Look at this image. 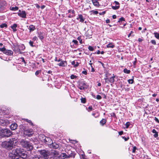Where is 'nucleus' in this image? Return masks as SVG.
Listing matches in <instances>:
<instances>
[{
    "label": "nucleus",
    "mask_w": 159,
    "mask_h": 159,
    "mask_svg": "<svg viewBox=\"0 0 159 159\" xmlns=\"http://www.w3.org/2000/svg\"><path fill=\"white\" fill-rule=\"evenodd\" d=\"M23 151V150L20 148H18L15 150H13V152L16 153L20 157V155Z\"/></svg>",
    "instance_id": "9d476101"
},
{
    "label": "nucleus",
    "mask_w": 159,
    "mask_h": 159,
    "mask_svg": "<svg viewBox=\"0 0 159 159\" xmlns=\"http://www.w3.org/2000/svg\"><path fill=\"white\" fill-rule=\"evenodd\" d=\"M88 48L89 51H93L94 50L93 48L90 46H89Z\"/></svg>",
    "instance_id": "79ce46f5"
},
{
    "label": "nucleus",
    "mask_w": 159,
    "mask_h": 159,
    "mask_svg": "<svg viewBox=\"0 0 159 159\" xmlns=\"http://www.w3.org/2000/svg\"><path fill=\"white\" fill-rule=\"evenodd\" d=\"M124 72L125 73H127V74H129L130 73V70H127V69L126 68H125L124 70Z\"/></svg>",
    "instance_id": "72a5a7b5"
},
{
    "label": "nucleus",
    "mask_w": 159,
    "mask_h": 159,
    "mask_svg": "<svg viewBox=\"0 0 159 159\" xmlns=\"http://www.w3.org/2000/svg\"><path fill=\"white\" fill-rule=\"evenodd\" d=\"M38 37L40 39L42 40L44 39V35L43 34L41 33V32H39L38 33Z\"/></svg>",
    "instance_id": "4be33fe9"
},
{
    "label": "nucleus",
    "mask_w": 159,
    "mask_h": 159,
    "mask_svg": "<svg viewBox=\"0 0 159 159\" xmlns=\"http://www.w3.org/2000/svg\"><path fill=\"white\" fill-rule=\"evenodd\" d=\"M25 134L29 137H31L33 134L34 132L32 129H27L25 130Z\"/></svg>",
    "instance_id": "9b49d317"
},
{
    "label": "nucleus",
    "mask_w": 159,
    "mask_h": 159,
    "mask_svg": "<svg viewBox=\"0 0 159 159\" xmlns=\"http://www.w3.org/2000/svg\"><path fill=\"white\" fill-rule=\"evenodd\" d=\"M77 77V76L74 75H72L70 76V78L71 79H74L75 78H76Z\"/></svg>",
    "instance_id": "49530a36"
},
{
    "label": "nucleus",
    "mask_w": 159,
    "mask_h": 159,
    "mask_svg": "<svg viewBox=\"0 0 159 159\" xmlns=\"http://www.w3.org/2000/svg\"><path fill=\"white\" fill-rule=\"evenodd\" d=\"M20 58L22 60V62H24V63L25 64L26 63L25 61L24 60V58L23 57H21Z\"/></svg>",
    "instance_id": "bf43d9fd"
},
{
    "label": "nucleus",
    "mask_w": 159,
    "mask_h": 159,
    "mask_svg": "<svg viewBox=\"0 0 159 159\" xmlns=\"http://www.w3.org/2000/svg\"><path fill=\"white\" fill-rule=\"evenodd\" d=\"M107 120L104 119H102L100 122V124L102 125L103 126L106 123Z\"/></svg>",
    "instance_id": "b1692460"
},
{
    "label": "nucleus",
    "mask_w": 159,
    "mask_h": 159,
    "mask_svg": "<svg viewBox=\"0 0 159 159\" xmlns=\"http://www.w3.org/2000/svg\"><path fill=\"white\" fill-rule=\"evenodd\" d=\"M40 72H41L40 70L36 71L35 73V75H39V74L40 73Z\"/></svg>",
    "instance_id": "603ef678"
},
{
    "label": "nucleus",
    "mask_w": 159,
    "mask_h": 159,
    "mask_svg": "<svg viewBox=\"0 0 159 159\" xmlns=\"http://www.w3.org/2000/svg\"><path fill=\"white\" fill-rule=\"evenodd\" d=\"M154 120L156 122H157L158 123H159V120L156 117H155Z\"/></svg>",
    "instance_id": "13d9d810"
},
{
    "label": "nucleus",
    "mask_w": 159,
    "mask_h": 159,
    "mask_svg": "<svg viewBox=\"0 0 159 159\" xmlns=\"http://www.w3.org/2000/svg\"><path fill=\"white\" fill-rule=\"evenodd\" d=\"M93 4L95 6H99V3L98 2L97 0H92Z\"/></svg>",
    "instance_id": "a878e982"
},
{
    "label": "nucleus",
    "mask_w": 159,
    "mask_h": 159,
    "mask_svg": "<svg viewBox=\"0 0 159 159\" xmlns=\"http://www.w3.org/2000/svg\"><path fill=\"white\" fill-rule=\"evenodd\" d=\"M68 12L70 14L68 16V17L71 18L75 16V11L73 10H69L68 11Z\"/></svg>",
    "instance_id": "4468645a"
},
{
    "label": "nucleus",
    "mask_w": 159,
    "mask_h": 159,
    "mask_svg": "<svg viewBox=\"0 0 159 159\" xmlns=\"http://www.w3.org/2000/svg\"><path fill=\"white\" fill-rule=\"evenodd\" d=\"M67 62L66 61H62L58 64V65L60 66L65 67L67 65Z\"/></svg>",
    "instance_id": "a211bd4d"
},
{
    "label": "nucleus",
    "mask_w": 159,
    "mask_h": 159,
    "mask_svg": "<svg viewBox=\"0 0 159 159\" xmlns=\"http://www.w3.org/2000/svg\"><path fill=\"white\" fill-rule=\"evenodd\" d=\"M17 125L16 123H12L10 126V128L12 130H15L17 129Z\"/></svg>",
    "instance_id": "f3484780"
},
{
    "label": "nucleus",
    "mask_w": 159,
    "mask_h": 159,
    "mask_svg": "<svg viewBox=\"0 0 159 159\" xmlns=\"http://www.w3.org/2000/svg\"><path fill=\"white\" fill-rule=\"evenodd\" d=\"M154 34L156 38L159 39V33L157 32H154Z\"/></svg>",
    "instance_id": "c9c22d12"
},
{
    "label": "nucleus",
    "mask_w": 159,
    "mask_h": 159,
    "mask_svg": "<svg viewBox=\"0 0 159 159\" xmlns=\"http://www.w3.org/2000/svg\"><path fill=\"white\" fill-rule=\"evenodd\" d=\"M18 9V7H17L16 6L14 7H10V10L11 11H16Z\"/></svg>",
    "instance_id": "c85d7f7f"
},
{
    "label": "nucleus",
    "mask_w": 159,
    "mask_h": 159,
    "mask_svg": "<svg viewBox=\"0 0 159 159\" xmlns=\"http://www.w3.org/2000/svg\"><path fill=\"white\" fill-rule=\"evenodd\" d=\"M13 50L14 52H15L16 53L19 52L20 50L19 45H18L16 44H14L13 47Z\"/></svg>",
    "instance_id": "ddd939ff"
},
{
    "label": "nucleus",
    "mask_w": 159,
    "mask_h": 159,
    "mask_svg": "<svg viewBox=\"0 0 159 159\" xmlns=\"http://www.w3.org/2000/svg\"><path fill=\"white\" fill-rule=\"evenodd\" d=\"M7 4L4 0H0V12L3 13L7 11Z\"/></svg>",
    "instance_id": "423d86ee"
},
{
    "label": "nucleus",
    "mask_w": 159,
    "mask_h": 159,
    "mask_svg": "<svg viewBox=\"0 0 159 159\" xmlns=\"http://www.w3.org/2000/svg\"><path fill=\"white\" fill-rule=\"evenodd\" d=\"M122 138L123 139H124L125 140V141H127L129 139V137H128V138H125V137H122Z\"/></svg>",
    "instance_id": "5fc2aeb1"
},
{
    "label": "nucleus",
    "mask_w": 159,
    "mask_h": 159,
    "mask_svg": "<svg viewBox=\"0 0 159 159\" xmlns=\"http://www.w3.org/2000/svg\"><path fill=\"white\" fill-rule=\"evenodd\" d=\"M18 15L19 16L23 18H26V14L25 11H21L19 10L18 13Z\"/></svg>",
    "instance_id": "1a4fd4ad"
},
{
    "label": "nucleus",
    "mask_w": 159,
    "mask_h": 159,
    "mask_svg": "<svg viewBox=\"0 0 159 159\" xmlns=\"http://www.w3.org/2000/svg\"><path fill=\"white\" fill-rule=\"evenodd\" d=\"M75 63H76V62H75V61H74L72 62L71 64L72 65H74V66H75Z\"/></svg>",
    "instance_id": "680f3d73"
},
{
    "label": "nucleus",
    "mask_w": 159,
    "mask_h": 159,
    "mask_svg": "<svg viewBox=\"0 0 159 159\" xmlns=\"http://www.w3.org/2000/svg\"><path fill=\"white\" fill-rule=\"evenodd\" d=\"M114 3L116 5H116H117V6L120 5L119 3L117 1H114Z\"/></svg>",
    "instance_id": "4d7b16f0"
},
{
    "label": "nucleus",
    "mask_w": 159,
    "mask_h": 159,
    "mask_svg": "<svg viewBox=\"0 0 159 159\" xmlns=\"http://www.w3.org/2000/svg\"><path fill=\"white\" fill-rule=\"evenodd\" d=\"M126 128H127L129 127V125H130V123L129 122H127L125 124Z\"/></svg>",
    "instance_id": "de8ad7c7"
},
{
    "label": "nucleus",
    "mask_w": 159,
    "mask_h": 159,
    "mask_svg": "<svg viewBox=\"0 0 159 159\" xmlns=\"http://www.w3.org/2000/svg\"><path fill=\"white\" fill-rule=\"evenodd\" d=\"M50 153L51 155L52 156L53 158L55 159H57V158H58L59 159H64L67 157V155L66 153H62L59 155V152L56 151L50 152Z\"/></svg>",
    "instance_id": "f03ea898"
},
{
    "label": "nucleus",
    "mask_w": 159,
    "mask_h": 159,
    "mask_svg": "<svg viewBox=\"0 0 159 159\" xmlns=\"http://www.w3.org/2000/svg\"><path fill=\"white\" fill-rule=\"evenodd\" d=\"M115 77V76L114 74L113 75V76L109 78H108V79H107L108 80L109 82L111 83V86H113L112 84L114 83L115 81L114 78Z\"/></svg>",
    "instance_id": "2eb2a0df"
},
{
    "label": "nucleus",
    "mask_w": 159,
    "mask_h": 159,
    "mask_svg": "<svg viewBox=\"0 0 159 159\" xmlns=\"http://www.w3.org/2000/svg\"><path fill=\"white\" fill-rule=\"evenodd\" d=\"M151 42L153 45L156 44V41L155 40H152L151 41Z\"/></svg>",
    "instance_id": "09e8293b"
},
{
    "label": "nucleus",
    "mask_w": 159,
    "mask_h": 159,
    "mask_svg": "<svg viewBox=\"0 0 159 159\" xmlns=\"http://www.w3.org/2000/svg\"><path fill=\"white\" fill-rule=\"evenodd\" d=\"M4 54L9 56H11L13 55V52L11 50H6Z\"/></svg>",
    "instance_id": "aec40b11"
},
{
    "label": "nucleus",
    "mask_w": 159,
    "mask_h": 159,
    "mask_svg": "<svg viewBox=\"0 0 159 159\" xmlns=\"http://www.w3.org/2000/svg\"><path fill=\"white\" fill-rule=\"evenodd\" d=\"M51 146L53 148L55 149L58 148L59 146V145L55 142L52 143L51 144Z\"/></svg>",
    "instance_id": "6ab92c4d"
},
{
    "label": "nucleus",
    "mask_w": 159,
    "mask_h": 159,
    "mask_svg": "<svg viewBox=\"0 0 159 159\" xmlns=\"http://www.w3.org/2000/svg\"><path fill=\"white\" fill-rule=\"evenodd\" d=\"M28 159H39V158L35 152L30 151V153H28Z\"/></svg>",
    "instance_id": "0eeeda50"
},
{
    "label": "nucleus",
    "mask_w": 159,
    "mask_h": 159,
    "mask_svg": "<svg viewBox=\"0 0 159 159\" xmlns=\"http://www.w3.org/2000/svg\"><path fill=\"white\" fill-rule=\"evenodd\" d=\"M34 41H35V40H38V38H37V37H36V36H35L34 37L33 39H32Z\"/></svg>",
    "instance_id": "e2e57ef3"
},
{
    "label": "nucleus",
    "mask_w": 159,
    "mask_h": 159,
    "mask_svg": "<svg viewBox=\"0 0 159 159\" xmlns=\"http://www.w3.org/2000/svg\"><path fill=\"white\" fill-rule=\"evenodd\" d=\"M88 109L89 110H88L89 111H90L92 110L93 109V107L92 106H90L88 107Z\"/></svg>",
    "instance_id": "864d4df0"
},
{
    "label": "nucleus",
    "mask_w": 159,
    "mask_h": 159,
    "mask_svg": "<svg viewBox=\"0 0 159 159\" xmlns=\"http://www.w3.org/2000/svg\"><path fill=\"white\" fill-rule=\"evenodd\" d=\"M1 146L2 148L7 150H11L13 148V143L11 140L4 141L2 143Z\"/></svg>",
    "instance_id": "7ed1b4c3"
},
{
    "label": "nucleus",
    "mask_w": 159,
    "mask_h": 159,
    "mask_svg": "<svg viewBox=\"0 0 159 159\" xmlns=\"http://www.w3.org/2000/svg\"><path fill=\"white\" fill-rule=\"evenodd\" d=\"M75 155L74 153H71L70 155H69V156H67V157L66 158H69L71 157H73L74 158L75 157Z\"/></svg>",
    "instance_id": "e433bc0d"
},
{
    "label": "nucleus",
    "mask_w": 159,
    "mask_h": 159,
    "mask_svg": "<svg viewBox=\"0 0 159 159\" xmlns=\"http://www.w3.org/2000/svg\"><path fill=\"white\" fill-rule=\"evenodd\" d=\"M77 39L79 41L80 43H82V40L81 39L80 37H78Z\"/></svg>",
    "instance_id": "a18cd8bd"
},
{
    "label": "nucleus",
    "mask_w": 159,
    "mask_h": 159,
    "mask_svg": "<svg viewBox=\"0 0 159 159\" xmlns=\"http://www.w3.org/2000/svg\"><path fill=\"white\" fill-rule=\"evenodd\" d=\"M9 157L13 159H18L20 157L17 154H16V153L13 152V150L12 151V152L9 153Z\"/></svg>",
    "instance_id": "6e6552de"
},
{
    "label": "nucleus",
    "mask_w": 159,
    "mask_h": 159,
    "mask_svg": "<svg viewBox=\"0 0 159 159\" xmlns=\"http://www.w3.org/2000/svg\"><path fill=\"white\" fill-rule=\"evenodd\" d=\"M128 81L130 84H132L134 82L133 79H129L128 80Z\"/></svg>",
    "instance_id": "a19ab883"
},
{
    "label": "nucleus",
    "mask_w": 159,
    "mask_h": 159,
    "mask_svg": "<svg viewBox=\"0 0 159 159\" xmlns=\"http://www.w3.org/2000/svg\"><path fill=\"white\" fill-rule=\"evenodd\" d=\"M20 143L21 145L24 148H25L27 151H31L33 148V147L30 142L26 141L24 139H22L20 141Z\"/></svg>",
    "instance_id": "f257e3e1"
},
{
    "label": "nucleus",
    "mask_w": 159,
    "mask_h": 159,
    "mask_svg": "<svg viewBox=\"0 0 159 159\" xmlns=\"http://www.w3.org/2000/svg\"><path fill=\"white\" fill-rule=\"evenodd\" d=\"M44 140L46 142H48L49 141H50L52 140L49 137H47L45 138Z\"/></svg>",
    "instance_id": "f704fd0d"
},
{
    "label": "nucleus",
    "mask_w": 159,
    "mask_h": 159,
    "mask_svg": "<svg viewBox=\"0 0 159 159\" xmlns=\"http://www.w3.org/2000/svg\"><path fill=\"white\" fill-rule=\"evenodd\" d=\"M106 13V11H104L102 12L101 13H99L100 15H103L104 14Z\"/></svg>",
    "instance_id": "0e129e2a"
},
{
    "label": "nucleus",
    "mask_w": 159,
    "mask_h": 159,
    "mask_svg": "<svg viewBox=\"0 0 159 159\" xmlns=\"http://www.w3.org/2000/svg\"><path fill=\"white\" fill-rule=\"evenodd\" d=\"M107 47L108 48H113L114 47L115 45L112 43H110L107 45Z\"/></svg>",
    "instance_id": "cd10ccee"
},
{
    "label": "nucleus",
    "mask_w": 159,
    "mask_h": 159,
    "mask_svg": "<svg viewBox=\"0 0 159 159\" xmlns=\"http://www.w3.org/2000/svg\"><path fill=\"white\" fill-rule=\"evenodd\" d=\"M154 137H155V138H157L158 137V132H157V133L155 134L154 135Z\"/></svg>",
    "instance_id": "052dcab7"
},
{
    "label": "nucleus",
    "mask_w": 159,
    "mask_h": 159,
    "mask_svg": "<svg viewBox=\"0 0 159 159\" xmlns=\"http://www.w3.org/2000/svg\"><path fill=\"white\" fill-rule=\"evenodd\" d=\"M122 21H125V19L123 17H121L119 18L118 21V23H122Z\"/></svg>",
    "instance_id": "2f4dec72"
},
{
    "label": "nucleus",
    "mask_w": 159,
    "mask_h": 159,
    "mask_svg": "<svg viewBox=\"0 0 159 159\" xmlns=\"http://www.w3.org/2000/svg\"><path fill=\"white\" fill-rule=\"evenodd\" d=\"M29 28L30 32H31L32 31L34 30L35 29V26L33 25H30L29 26Z\"/></svg>",
    "instance_id": "393cba45"
},
{
    "label": "nucleus",
    "mask_w": 159,
    "mask_h": 159,
    "mask_svg": "<svg viewBox=\"0 0 159 159\" xmlns=\"http://www.w3.org/2000/svg\"><path fill=\"white\" fill-rule=\"evenodd\" d=\"M118 133H119V135H121L123 134V131H121L119 132Z\"/></svg>",
    "instance_id": "774afa93"
},
{
    "label": "nucleus",
    "mask_w": 159,
    "mask_h": 159,
    "mask_svg": "<svg viewBox=\"0 0 159 159\" xmlns=\"http://www.w3.org/2000/svg\"><path fill=\"white\" fill-rule=\"evenodd\" d=\"M77 20L80 19V21L81 22H83L85 18H84L82 15L81 14L79 15V17L76 18Z\"/></svg>",
    "instance_id": "412c9836"
},
{
    "label": "nucleus",
    "mask_w": 159,
    "mask_h": 159,
    "mask_svg": "<svg viewBox=\"0 0 159 159\" xmlns=\"http://www.w3.org/2000/svg\"><path fill=\"white\" fill-rule=\"evenodd\" d=\"M7 25L6 23H2L0 25V27L3 28L4 27L7 28Z\"/></svg>",
    "instance_id": "c756f323"
},
{
    "label": "nucleus",
    "mask_w": 159,
    "mask_h": 159,
    "mask_svg": "<svg viewBox=\"0 0 159 159\" xmlns=\"http://www.w3.org/2000/svg\"><path fill=\"white\" fill-rule=\"evenodd\" d=\"M72 42L74 43L75 44H78V42L76 40H73L72 41Z\"/></svg>",
    "instance_id": "3c124183"
},
{
    "label": "nucleus",
    "mask_w": 159,
    "mask_h": 159,
    "mask_svg": "<svg viewBox=\"0 0 159 159\" xmlns=\"http://www.w3.org/2000/svg\"><path fill=\"white\" fill-rule=\"evenodd\" d=\"M86 85V84L84 82L80 83L79 85V88L80 90H83L84 89L85 86Z\"/></svg>",
    "instance_id": "dca6fc26"
},
{
    "label": "nucleus",
    "mask_w": 159,
    "mask_h": 159,
    "mask_svg": "<svg viewBox=\"0 0 159 159\" xmlns=\"http://www.w3.org/2000/svg\"><path fill=\"white\" fill-rule=\"evenodd\" d=\"M81 102L83 103H85L86 102V99L85 98H82L81 99Z\"/></svg>",
    "instance_id": "4c0bfd02"
},
{
    "label": "nucleus",
    "mask_w": 159,
    "mask_h": 159,
    "mask_svg": "<svg viewBox=\"0 0 159 159\" xmlns=\"http://www.w3.org/2000/svg\"><path fill=\"white\" fill-rule=\"evenodd\" d=\"M96 98L98 100H100L102 99V97L100 95H98L97 96V97H96Z\"/></svg>",
    "instance_id": "8fccbe9b"
},
{
    "label": "nucleus",
    "mask_w": 159,
    "mask_h": 159,
    "mask_svg": "<svg viewBox=\"0 0 159 159\" xmlns=\"http://www.w3.org/2000/svg\"><path fill=\"white\" fill-rule=\"evenodd\" d=\"M39 153L41 157L44 159H48L51 155L50 152L48 150H41L39 151Z\"/></svg>",
    "instance_id": "39448f33"
},
{
    "label": "nucleus",
    "mask_w": 159,
    "mask_h": 159,
    "mask_svg": "<svg viewBox=\"0 0 159 159\" xmlns=\"http://www.w3.org/2000/svg\"><path fill=\"white\" fill-rule=\"evenodd\" d=\"M30 45L32 47H33L34 46L33 45L34 42L30 41L29 42Z\"/></svg>",
    "instance_id": "c03bdc74"
},
{
    "label": "nucleus",
    "mask_w": 159,
    "mask_h": 159,
    "mask_svg": "<svg viewBox=\"0 0 159 159\" xmlns=\"http://www.w3.org/2000/svg\"><path fill=\"white\" fill-rule=\"evenodd\" d=\"M19 46L20 48V50H24L25 49V47L23 44L19 45Z\"/></svg>",
    "instance_id": "473e14b6"
},
{
    "label": "nucleus",
    "mask_w": 159,
    "mask_h": 159,
    "mask_svg": "<svg viewBox=\"0 0 159 159\" xmlns=\"http://www.w3.org/2000/svg\"><path fill=\"white\" fill-rule=\"evenodd\" d=\"M26 120L27 122L30 123V124L32 126L33 125V124L32 122L30 120H28V119H26Z\"/></svg>",
    "instance_id": "37998d69"
},
{
    "label": "nucleus",
    "mask_w": 159,
    "mask_h": 159,
    "mask_svg": "<svg viewBox=\"0 0 159 159\" xmlns=\"http://www.w3.org/2000/svg\"><path fill=\"white\" fill-rule=\"evenodd\" d=\"M120 6H112L111 7L112 9L114 10H116L119 9L120 8Z\"/></svg>",
    "instance_id": "7c9ffc66"
},
{
    "label": "nucleus",
    "mask_w": 159,
    "mask_h": 159,
    "mask_svg": "<svg viewBox=\"0 0 159 159\" xmlns=\"http://www.w3.org/2000/svg\"><path fill=\"white\" fill-rule=\"evenodd\" d=\"M9 140H11L12 141V142L13 143V144H14V142L15 141V143L16 142V138H12L10 139Z\"/></svg>",
    "instance_id": "58836bf2"
},
{
    "label": "nucleus",
    "mask_w": 159,
    "mask_h": 159,
    "mask_svg": "<svg viewBox=\"0 0 159 159\" xmlns=\"http://www.w3.org/2000/svg\"><path fill=\"white\" fill-rule=\"evenodd\" d=\"M82 73L84 74L85 75H86L87 74L86 71H83L82 72Z\"/></svg>",
    "instance_id": "338daca9"
},
{
    "label": "nucleus",
    "mask_w": 159,
    "mask_h": 159,
    "mask_svg": "<svg viewBox=\"0 0 159 159\" xmlns=\"http://www.w3.org/2000/svg\"><path fill=\"white\" fill-rule=\"evenodd\" d=\"M136 147L135 146L134 147H133V148L132 150V152L133 153H135V150H136Z\"/></svg>",
    "instance_id": "6e6d98bb"
},
{
    "label": "nucleus",
    "mask_w": 159,
    "mask_h": 159,
    "mask_svg": "<svg viewBox=\"0 0 159 159\" xmlns=\"http://www.w3.org/2000/svg\"><path fill=\"white\" fill-rule=\"evenodd\" d=\"M0 133L2 137H9L12 134V132L7 129H2L0 130Z\"/></svg>",
    "instance_id": "20e7f679"
},
{
    "label": "nucleus",
    "mask_w": 159,
    "mask_h": 159,
    "mask_svg": "<svg viewBox=\"0 0 159 159\" xmlns=\"http://www.w3.org/2000/svg\"><path fill=\"white\" fill-rule=\"evenodd\" d=\"M17 27V25L16 24H14L13 25L11 26V28L13 29V31L14 32H16L17 31L16 28Z\"/></svg>",
    "instance_id": "5701e85b"
},
{
    "label": "nucleus",
    "mask_w": 159,
    "mask_h": 159,
    "mask_svg": "<svg viewBox=\"0 0 159 159\" xmlns=\"http://www.w3.org/2000/svg\"><path fill=\"white\" fill-rule=\"evenodd\" d=\"M28 153H30V152L27 153L26 152L23 151L20 155V157L23 159H26L27 157L28 158Z\"/></svg>",
    "instance_id": "f8f14e48"
},
{
    "label": "nucleus",
    "mask_w": 159,
    "mask_h": 159,
    "mask_svg": "<svg viewBox=\"0 0 159 159\" xmlns=\"http://www.w3.org/2000/svg\"><path fill=\"white\" fill-rule=\"evenodd\" d=\"M91 67L92 68L91 71L93 72H94L95 71V70L94 68H93L92 66H91Z\"/></svg>",
    "instance_id": "69168bd1"
},
{
    "label": "nucleus",
    "mask_w": 159,
    "mask_h": 159,
    "mask_svg": "<svg viewBox=\"0 0 159 159\" xmlns=\"http://www.w3.org/2000/svg\"><path fill=\"white\" fill-rule=\"evenodd\" d=\"M109 74H106V77L104 78V80H105V82L106 83H107L109 84V82L108 81V80L107 79H108L109 77Z\"/></svg>",
    "instance_id": "bb28decb"
},
{
    "label": "nucleus",
    "mask_w": 159,
    "mask_h": 159,
    "mask_svg": "<svg viewBox=\"0 0 159 159\" xmlns=\"http://www.w3.org/2000/svg\"><path fill=\"white\" fill-rule=\"evenodd\" d=\"M6 49L5 47H4L2 48H0V51H2L4 53L6 51Z\"/></svg>",
    "instance_id": "ea45409f"
}]
</instances>
